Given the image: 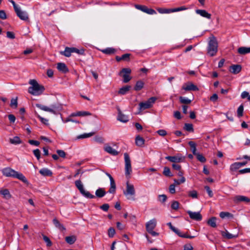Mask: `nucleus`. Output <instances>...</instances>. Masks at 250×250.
I'll return each instance as SVG.
<instances>
[{
  "mask_svg": "<svg viewBox=\"0 0 250 250\" xmlns=\"http://www.w3.org/2000/svg\"><path fill=\"white\" fill-rule=\"evenodd\" d=\"M242 69V67L239 64H233L229 67V71L234 74H236L239 73Z\"/></svg>",
  "mask_w": 250,
  "mask_h": 250,
  "instance_id": "nucleus-15",
  "label": "nucleus"
},
{
  "mask_svg": "<svg viewBox=\"0 0 250 250\" xmlns=\"http://www.w3.org/2000/svg\"><path fill=\"white\" fill-rule=\"evenodd\" d=\"M2 173L3 175L6 177L16 178L25 184L28 183L27 179L21 173H19L10 167L3 168L2 170Z\"/></svg>",
  "mask_w": 250,
  "mask_h": 250,
  "instance_id": "nucleus-1",
  "label": "nucleus"
},
{
  "mask_svg": "<svg viewBox=\"0 0 250 250\" xmlns=\"http://www.w3.org/2000/svg\"><path fill=\"white\" fill-rule=\"evenodd\" d=\"M163 173L167 177H172L173 176L170 171V168L167 167H164Z\"/></svg>",
  "mask_w": 250,
  "mask_h": 250,
  "instance_id": "nucleus-38",
  "label": "nucleus"
},
{
  "mask_svg": "<svg viewBox=\"0 0 250 250\" xmlns=\"http://www.w3.org/2000/svg\"><path fill=\"white\" fill-rule=\"evenodd\" d=\"M131 88L129 85H126L121 87L118 91V94L121 95H125L128 93Z\"/></svg>",
  "mask_w": 250,
  "mask_h": 250,
  "instance_id": "nucleus-25",
  "label": "nucleus"
},
{
  "mask_svg": "<svg viewBox=\"0 0 250 250\" xmlns=\"http://www.w3.org/2000/svg\"><path fill=\"white\" fill-rule=\"evenodd\" d=\"M124 194L128 200H135L134 196L135 194V190L134 186L130 184L128 182H126V190L124 191Z\"/></svg>",
  "mask_w": 250,
  "mask_h": 250,
  "instance_id": "nucleus-5",
  "label": "nucleus"
},
{
  "mask_svg": "<svg viewBox=\"0 0 250 250\" xmlns=\"http://www.w3.org/2000/svg\"><path fill=\"white\" fill-rule=\"evenodd\" d=\"M157 98L155 97H152L149 98L146 101L141 102L139 104V109L142 111L151 107L155 103Z\"/></svg>",
  "mask_w": 250,
  "mask_h": 250,
  "instance_id": "nucleus-6",
  "label": "nucleus"
},
{
  "mask_svg": "<svg viewBox=\"0 0 250 250\" xmlns=\"http://www.w3.org/2000/svg\"><path fill=\"white\" fill-rule=\"evenodd\" d=\"M53 223L55 226L61 231L65 230L66 229L63 225L61 224L57 218H55L53 219Z\"/></svg>",
  "mask_w": 250,
  "mask_h": 250,
  "instance_id": "nucleus-22",
  "label": "nucleus"
},
{
  "mask_svg": "<svg viewBox=\"0 0 250 250\" xmlns=\"http://www.w3.org/2000/svg\"><path fill=\"white\" fill-rule=\"evenodd\" d=\"M238 53L241 55H245L250 53V47H240L238 49Z\"/></svg>",
  "mask_w": 250,
  "mask_h": 250,
  "instance_id": "nucleus-30",
  "label": "nucleus"
},
{
  "mask_svg": "<svg viewBox=\"0 0 250 250\" xmlns=\"http://www.w3.org/2000/svg\"><path fill=\"white\" fill-rule=\"evenodd\" d=\"M183 89L186 91H197L199 90L197 86L192 83H188L186 86H183Z\"/></svg>",
  "mask_w": 250,
  "mask_h": 250,
  "instance_id": "nucleus-16",
  "label": "nucleus"
},
{
  "mask_svg": "<svg viewBox=\"0 0 250 250\" xmlns=\"http://www.w3.org/2000/svg\"><path fill=\"white\" fill-rule=\"evenodd\" d=\"M205 189L208 192V196L210 197H212L213 196V192H212V190H211L210 188L208 186H206L205 187Z\"/></svg>",
  "mask_w": 250,
  "mask_h": 250,
  "instance_id": "nucleus-57",
  "label": "nucleus"
},
{
  "mask_svg": "<svg viewBox=\"0 0 250 250\" xmlns=\"http://www.w3.org/2000/svg\"><path fill=\"white\" fill-rule=\"evenodd\" d=\"M17 16L21 20L27 21L29 19L28 15L26 11H22L20 7L15 10Z\"/></svg>",
  "mask_w": 250,
  "mask_h": 250,
  "instance_id": "nucleus-11",
  "label": "nucleus"
},
{
  "mask_svg": "<svg viewBox=\"0 0 250 250\" xmlns=\"http://www.w3.org/2000/svg\"><path fill=\"white\" fill-rule=\"evenodd\" d=\"M94 134V132L85 133L83 134L78 135L76 137V139H83L87 138L93 136Z\"/></svg>",
  "mask_w": 250,
  "mask_h": 250,
  "instance_id": "nucleus-32",
  "label": "nucleus"
},
{
  "mask_svg": "<svg viewBox=\"0 0 250 250\" xmlns=\"http://www.w3.org/2000/svg\"><path fill=\"white\" fill-rule=\"evenodd\" d=\"M157 10L160 14H168L171 13L170 9L158 8L157 9Z\"/></svg>",
  "mask_w": 250,
  "mask_h": 250,
  "instance_id": "nucleus-45",
  "label": "nucleus"
},
{
  "mask_svg": "<svg viewBox=\"0 0 250 250\" xmlns=\"http://www.w3.org/2000/svg\"><path fill=\"white\" fill-rule=\"evenodd\" d=\"M193 247L190 244H187L184 246V250H193Z\"/></svg>",
  "mask_w": 250,
  "mask_h": 250,
  "instance_id": "nucleus-64",
  "label": "nucleus"
},
{
  "mask_svg": "<svg viewBox=\"0 0 250 250\" xmlns=\"http://www.w3.org/2000/svg\"><path fill=\"white\" fill-rule=\"evenodd\" d=\"M29 84L32 86L28 88V92L35 96L42 94L44 90V87L40 85L35 80H30Z\"/></svg>",
  "mask_w": 250,
  "mask_h": 250,
  "instance_id": "nucleus-2",
  "label": "nucleus"
},
{
  "mask_svg": "<svg viewBox=\"0 0 250 250\" xmlns=\"http://www.w3.org/2000/svg\"><path fill=\"white\" fill-rule=\"evenodd\" d=\"M233 201L235 204H238L241 202L249 203L250 199L245 196L236 195L234 197Z\"/></svg>",
  "mask_w": 250,
  "mask_h": 250,
  "instance_id": "nucleus-13",
  "label": "nucleus"
},
{
  "mask_svg": "<svg viewBox=\"0 0 250 250\" xmlns=\"http://www.w3.org/2000/svg\"><path fill=\"white\" fill-rule=\"evenodd\" d=\"M131 70L129 68H124L122 69L120 73V75L123 78V82L125 83H128L131 79L130 74Z\"/></svg>",
  "mask_w": 250,
  "mask_h": 250,
  "instance_id": "nucleus-9",
  "label": "nucleus"
},
{
  "mask_svg": "<svg viewBox=\"0 0 250 250\" xmlns=\"http://www.w3.org/2000/svg\"><path fill=\"white\" fill-rule=\"evenodd\" d=\"M144 86V83L142 81H138L136 82L134 87L135 91H139L141 90Z\"/></svg>",
  "mask_w": 250,
  "mask_h": 250,
  "instance_id": "nucleus-33",
  "label": "nucleus"
},
{
  "mask_svg": "<svg viewBox=\"0 0 250 250\" xmlns=\"http://www.w3.org/2000/svg\"><path fill=\"white\" fill-rule=\"evenodd\" d=\"M125 162V174L126 176H129L132 172L131 161L129 155L127 153H124Z\"/></svg>",
  "mask_w": 250,
  "mask_h": 250,
  "instance_id": "nucleus-8",
  "label": "nucleus"
},
{
  "mask_svg": "<svg viewBox=\"0 0 250 250\" xmlns=\"http://www.w3.org/2000/svg\"><path fill=\"white\" fill-rule=\"evenodd\" d=\"M101 51L104 54L111 55L114 54L116 52V50L112 47H107L101 50Z\"/></svg>",
  "mask_w": 250,
  "mask_h": 250,
  "instance_id": "nucleus-31",
  "label": "nucleus"
},
{
  "mask_svg": "<svg viewBox=\"0 0 250 250\" xmlns=\"http://www.w3.org/2000/svg\"><path fill=\"white\" fill-rule=\"evenodd\" d=\"M189 146L193 155H195L197 153L196 152V144L195 142H188Z\"/></svg>",
  "mask_w": 250,
  "mask_h": 250,
  "instance_id": "nucleus-36",
  "label": "nucleus"
},
{
  "mask_svg": "<svg viewBox=\"0 0 250 250\" xmlns=\"http://www.w3.org/2000/svg\"><path fill=\"white\" fill-rule=\"evenodd\" d=\"M188 195L192 198H198V193L195 190L188 191Z\"/></svg>",
  "mask_w": 250,
  "mask_h": 250,
  "instance_id": "nucleus-43",
  "label": "nucleus"
},
{
  "mask_svg": "<svg viewBox=\"0 0 250 250\" xmlns=\"http://www.w3.org/2000/svg\"><path fill=\"white\" fill-rule=\"evenodd\" d=\"M184 158L179 157L178 156H168L166 157V159L172 163H179L183 161Z\"/></svg>",
  "mask_w": 250,
  "mask_h": 250,
  "instance_id": "nucleus-19",
  "label": "nucleus"
},
{
  "mask_svg": "<svg viewBox=\"0 0 250 250\" xmlns=\"http://www.w3.org/2000/svg\"><path fill=\"white\" fill-rule=\"evenodd\" d=\"M218 51V42L216 38L212 36L209 38L207 47V53L210 56L213 57L216 55Z\"/></svg>",
  "mask_w": 250,
  "mask_h": 250,
  "instance_id": "nucleus-3",
  "label": "nucleus"
},
{
  "mask_svg": "<svg viewBox=\"0 0 250 250\" xmlns=\"http://www.w3.org/2000/svg\"><path fill=\"white\" fill-rule=\"evenodd\" d=\"M36 106L42 110L49 112L54 114H56L59 111L60 108H61L59 106H56L55 105H52L51 106V107L50 108L45 105L40 104H36Z\"/></svg>",
  "mask_w": 250,
  "mask_h": 250,
  "instance_id": "nucleus-7",
  "label": "nucleus"
},
{
  "mask_svg": "<svg viewBox=\"0 0 250 250\" xmlns=\"http://www.w3.org/2000/svg\"><path fill=\"white\" fill-rule=\"evenodd\" d=\"M156 226V220L155 219L150 220L146 224V230L147 231L153 230Z\"/></svg>",
  "mask_w": 250,
  "mask_h": 250,
  "instance_id": "nucleus-14",
  "label": "nucleus"
},
{
  "mask_svg": "<svg viewBox=\"0 0 250 250\" xmlns=\"http://www.w3.org/2000/svg\"><path fill=\"white\" fill-rule=\"evenodd\" d=\"M188 8L186 7L185 6H182L179 7L175 8H171L170 9L171 13L173 12H179L181 11L186 10H187Z\"/></svg>",
  "mask_w": 250,
  "mask_h": 250,
  "instance_id": "nucleus-40",
  "label": "nucleus"
},
{
  "mask_svg": "<svg viewBox=\"0 0 250 250\" xmlns=\"http://www.w3.org/2000/svg\"><path fill=\"white\" fill-rule=\"evenodd\" d=\"M186 181V179L184 177H182L180 180L174 179V184L176 185H179L181 183H184Z\"/></svg>",
  "mask_w": 250,
  "mask_h": 250,
  "instance_id": "nucleus-52",
  "label": "nucleus"
},
{
  "mask_svg": "<svg viewBox=\"0 0 250 250\" xmlns=\"http://www.w3.org/2000/svg\"><path fill=\"white\" fill-rule=\"evenodd\" d=\"M77 240V237L75 235H71L66 236L65 238V240L67 243L72 245L75 243Z\"/></svg>",
  "mask_w": 250,
  "mask_h": 250,
  "instance_id": "nucleus-29",
  "label": "nucleus"
},
{
  "mask_svg": "<svg viewBox=\"0 0 250 250\" xmlns=\"http://www.w3.org/2000/svg\"><path fill=\"white\" fill-rule=\"evenodd\" d=\"M135 7L142 12L149 15H154L156 14V12L151 8H148L147 6L143 5L135 4Z\"/></svg>",
  "mask_w": 250,
  "mask_h": 250,
  "instance_id": "nucleus-10",
  "label": "nucleus"
},
{
  "mask_svg": "<svg viewBox=\"0 0 250 250\" xmlns=\"http://www.w3.org/2000/svg\"><path fill=\"white\" fill-rule=\"evenodd\" d=\"M221 234L223 237L227 238L228 239H232L236 237V236L229 233L227 230L226 231H222Z\"/></svg>",
  "mask_w": 250,
  "mask_h": 250,
  "instance_id": "nucleus-35",
  "label": "nucleus"
},
{
  "mask_svg": "<svg viewBox=\"0 0 250 250\" xmlns=\"http://www.w3.org/2000/svg\"><path fill=\"white\" fill-rule=\"evenodd\" d=\"M243 110L244 107L243 105L241 104L238 107L237 111V116L238 117H241L243 116Z\"/></svg>",
  "mask_w": 250,
  "mask_h": 250,
  "instance_id": "nucleus-47",
  "label": "nucleus"
},
{
  "mask_svg": "<svg viewBox=\"0 0 250 250\" xmlns=\"http://www.w3.org/2000/svg\"><path fill=\"white\" fill-rule=\"evenodd\" d=\"M187 213L189 215V217L192 220L200 221L202 219V215L199 212H192L190 210H188Z\"/></svg>",
  "mask_w": 250,
  "mask_h": 250,
  "instance_id": "nucleus-12",
  "label": "nucleus"
},
{
  "mask_svg": "<svg viewBox=\"0 0 250 250\" xmlns=\"http://www.w3.org/2000/svg\"><path fill=\"white\" fill-rule=\"evenodd\" d=\"M196 13L200 15L201 16L206 18L208 19H211V14L207 12L205 10L197 9L196 10Z\"/></svg>",
  "mask_w": 250,
  "mask_h": 250,
  "instance_id": "nucleus-20",
  "label": "nucleus"
},
{
  "mask_svg": "<svg viewBox=\"0 0 250 250\" xmlns=\"http://www.w3.org/2000/svg\"><path fill=\"white\" fill-rule=\"evenodd\" d=\"M73 53L72 47H66L65 50L63 51H61L60 54L66 57H69L71 55V53Z\"/></svg>",
  "mask_w": 250,
  "mask_h": 250,
  "instance_id": "nucleus-24",
  "label": "nucleus"
},
{
  "mask_svg": "<svg viewBox=\"0 0 250 250\" xmlns=\"http://www.w3.org/2000/svg\"><path fill=\"white\" fill-rule=\"evenodd\" d=\"M57 69L60 71H61L64 73H66L69 71L66 64L63 62H59L57 63Z\"/></svg>",
  "mask_w": 250,
  "mask_h": 250,
  "instance_id": "nucleus-21",
  "label": "nucleus"
},
{
  "mask_svg": "<svg viewBox=\"0 0 250 250\" xmlns=\"http://www.w3.org/2000/svg\"><path fill=\"white\" fill-rule=\"evenodd\" d=\"M104 150L113 156H117L119 154L118 151L116 150L115 149H113L111 146L108 145H105L104 146Z\"/></svg>",
  "mask_w": 250,
  "mask_h": 250,
  "instance_id": "nucleus-17",
  "label": "nucleus"
},
{
  "mask_svg": "<svg viewBox=\"0 0 250 250\" xmlns=\"http://www.w3.org/2000/svg\"><path fill=\"white\" fill-rule=\"evenodd\" d=\"M33 153L34 155L36 157L37 159L39 160L41 156V152L39 149L34 150Z\"/></svg>",
  "mask_w": 250,
  "mask_h": 250,
  "instance_id": "nucleus-61",
  "label": "nucleus"
},
{
  "mask_svg": "<svg viewBox=\"0 0 250 250\" xmlns=\"http://www.w3.org/2000/svg\"><path fill=\"white\" fill-rule=\"evenodd\" d=\"M167 225L169 227V229L172 230L173 232H174L176 234H177L178 235L180 233V231L172 226L171 222H169L167 223Z\"/></svg>",
  "mask_w": 250,
  "mask_h": 250,
  "instance_id": "nucleus-39",
  "label": "nucleus"
},
{
  "mask_svg": "<svg viewBox=\"0 0 250 250\" xmlns=\"http://www.w3.org/2000/svg\"><path fill=\"white\" fill-rule=\"evenodd\" d=\"M105 194L106 192L104 188H99L95 192V195L98 198L103 197Z\"/></svg>",
  "mask_w": 250,
  "mask_h": 250,
  "instance_id": "nucleus-28",
  "label": "nucleus"
},
{
  "mask_svg": "<svg viewBox=\"0 0 250 250\" xmlns=\"http://www.w3.org/2000/svg\"><path fill=\"white\" fill-rule=\"evenodd\" d=\"M241 167L239 162H236L232 164L230 167L231 171H235Z\"/></svg>",
  "mask_w": 250,
  "mask_h": 250,
  "instance_id": "nucleus-41",
  "label": "nucleus"
},
{
  "mask_svg": "<svg viewBox=\"0 0 250 250\" xmlns=\"http://www.w3.org/2000/svg\"><path fill=\"white\" fill-rule=\"evenodd\" d=\"M130 55H131V54H128V53L123 54L121 56L122 60L125 61H127V62L129 61Z\"/></svg>",
  "mask_w": 250,
  "mask_h": 250,
  "instance_id": "nucleus-54",
  "label": "nucleus"
},
{
  "mask_svg": "<svg viewBox=\"0 0 250 250\" xmlns=\"http://www.w3.org/2000/svg\"><path fill=\"white\" fill-rule=\"evenodd\" d=\"M110 182V187L108 190V192L110 193L114 194L116 192V186L115 181L113 178H111Z\"/></svg>",
  "mask_w": 250,
  "mask_h": 250,
  "instance_id": "nucleus-27",
  "label": "nucleus"
},
{
  "mask_svg": "<svg viewBox=\"0 0 250 250\" xmlns=\"http://www.w3.org/2000/svg\"><path fill=\"white\" fill-rule=\"evenodd\" d=\"M115 234V230L112 228L110 227L108 230V235L109 237L112 238Z\"/></svg>",
  "mask_w": 250,
  "mask_h": 250,
  "instance_id": "nucleus-51",
  "label": "nucleus"
},
{
  "mask_svg": "<svg viewBox=\"0 0 250 250\" xmlns=\"http://www.w3.org/2000/svg\"><path fill=\"white\" fill-rule=\"evenodd\" d=\"M219 216L221 218H224L226 217H228V218H232L233 216L232 214H231L229 212H225V211L221 212L220 213Z\"/></svg>",
  "mask_w": 250,
  "mask_h": 250,
  "instance_id": "nucleus-37",
  "label": "nucleus"
},
{
  "mask_svg": "<svg viewBox=\"0 0 250 250\" xmlns=\"http://www.w3.org/2000/svg\"><path fill=\"white\" fill-rule=\"evenodd\" d=\"M6 36L7 38L11 39H14L15 38V36L14 33L11 31H7L6 32Z\"/></svg>",
  "mask_w": 250,
  "mask_h": 250,
  "instance_id": "nucleus-63",
  "label": "nucleus"
},
{
  "mask_svg": "<svg viewBox=\"0 0 250 250\" xmlns=\"http://www.w3.org/2000/svg\"><path fill=\"white\" fill-rule=\"evenodd\" d=\"M195 156L197 160L201 163H205L206 162V158L201 154L199 153H197Z\"/></svg>",
  "mask_w": 250,
  "mask_h": 250,
  "instance_id": "nucleus-44",
  "label": "nucleus"
},
{
  "mask_svg": "<svg viewBox=\"0 0 250 250\" xmlns=\"http://www.w3.org/2000/svg\"><path fill=\"white\" fill-rule=\"evenodd\" d=\"M100 208L104 211H107L109 208V205L108 204H104L101 206Z\"/></svg>",
  "mask_w": 250,
  "mask_h": 250,
  "instance_id": "nucleus-59",
  "label": "nucleus"
},
{
  "mask_svg": "<svg viewBox=\"0 0 250 250\" xmlns=\"http://www.w3.org/2000/svg\"><path fill=\"white\" fill-rule=\"evenodd\" d=\"M178 236L182 238H189L192 239L195 237L194 236H191L189 235L186 234H183L181 231L180 232V233L179 234Z\"/></svg>",
  "mask_w": 250,
  "mask_h": 250,
  "instance_id": "nucleus-55",
  "label": "nucleus"
},
{
  "mask_svg": "<svg viewBox=\"0 0 250 250\" xmlns=\"http://www.w3.org/2000/svg\"><path fill=\"white\" fill-rule=\"evenodd\" d=\"M18 98L12 99L11 100L10 106L13 108H17L18 106Z\"/></svg>",
  "mask_w": 250,
  "mask_h": 250,
  "instance_id": "nucleus-49",
  "label": "nucleus"
},
{
  "mask_svg": "<svg viewBox=\"0 0 250 250\" xmlns=\"http://www.w3.org/2000/svg\"><path fill=\"white\" fill-rule=\"evenodd\" d=\"M184 128L186 130L189 132L193 131V125L191 124H185Z\"/></svg>",
  "mask_w": 250,
  "mask_h": 250,
  "instance_id": "nucleus-46",
  "label": "nucleus"
},
{
  "mask_svg": "<svg viewBox=\"0 0 250 250\" xmlns=\"http://www.w3.org/2000/svg\"><path fill=\"white\" fill-rule=\"evenodd\" d=\"M42 236H43V240L46 243V246L47 247L51 246L52 245V243L51 240H50V239L49 238V237H48L47 236H46V235H44L43 234H42Z\"/></svg>",
  "mask_w": 250,
  "mask_h": 250,
  "instance_id": "nucleus-50",
  "label": "nucleus"
},
{
  "mask_svg": "<svg viewBox=\"0 0 250 250\" xmlns=\"http://www.w3.org/2000/svg\"><path fill=\"white\" fill-rule=\"evenodd\" d=\"M56 152H57V154H58V155L60 157H61L62 158H65V157L66 153H65V152L63 150H57Z\"/></svg>",
  "mask_w": 250,
  "mask_h": 250,
  "instance_id": "nucleus-60",
  "label": "nucleus"
},
{
  "mask_svg": "<svg viewBox=\"0 0 250 250\" xmlns=\"http://www.w3.org/2000/svg\"><path fill=\"white\" fill-rule=\"evenodd\" d=\"M73 53L75 52L80 55H83L84 53V50L83 48L78 49L75 47H72Z\"/></svg>",
  "mask_w": 250,
  "mask_h": 250,
  "instance_id": "nucleus-53",
  "label": "nucleus"
},
{
  "mask_svg": "<svg viewBox=\"0 0 250 250\" xmlns=\"http://www.w3.org/2000/svg\"><path fill=\"white\" fill-rule=\"evenodd\" d=\"M216 218L215 217H212L209 219L207 222L208 224L212 228L216 227Z\"/></svg>",
  "mask_w": 250,
  "mask_h": 250,
  "instance_id": "nucleus-34",
  "label": "nucleus"
},
{
  "mask_svg": "<svg viewBox=\"0 0 250 250\" xmlns=\"http://www.w3.org/2000/svg\"><path fill=\"white\" fill-rule=\"evenodd\" d=\"M175 184H171L169 187V191L171 194H174L175 193Z\"/></svg>",
  "mask_w": 250,
  "mask_h": 250,
  "instance_id": "nucleus-62",
  "label": "nucleus"
},
{
  "mask_svg": "<svg viewBox=\"0 0 250 250\" xmlns=\"http://www.w3.org/2000/svg\"><path fill=\"white\" fill-rule=\"evenodd\" d=\"M39 172L43 176H51L52 172L48 168H44L40 170Z\"/></svg>",
  "mask_w": 250,
  "mask_h": 250,
  "instance_id": "nucleus-26",
  "label": "nucleus"
},
{
  "mask_svg": "<svg viewBox=\"0 0 250 250\" xmlns=\"http://www.w3.org/2000/svg\"><path fill=\"white\" fill-rule=\"evenodd\" d=\"M0 194L3 196V197L6 199L11 198V195L8 189H1L0 190Z\"/></svg>",
  "mask_w": 250,
  "mask_h": 250,
  "instance_id": "nucleus-23",
  "label": "nucleus"
},
{
  "mask_svg": "<svg viewBox=\"0 0 250 250\" xmlns=\"http://www.w3.org/2000/svg\"><path fill=\"white\" fill-rule=\"evenodd\" d=\"M179 100L181 103L185 104H189L191 102V100L188 99V98L182 96L180 97Z\"/></svg>",
  "mask_w": 250,
  "mask_h": 250,
  "instance_id": "nucleus-42",
  "label": "nucleus"
},
{
  "mask_svg": "<svg viewBox=\"0 0 250 250\" xmlns=\"http://www.w3.org/2000/svg\"><path fill=\"white\" fill-rule=\"evenodd\" d=\"M78 116H90L91 114L88 111H78Z\"/></svg>",
  "mask_w": 250,
  "mask_h": 250,
  "instance_id": "nucleus-58",
  "label": "nucleus"
},
{
  "mask_svg": "<svg viewBox=\"0 0 250 250\" xmlns=\"http://www.w3.org/2000/svg\"><path fill=\"white\" fill-rule=\"evenodd\" d=\"M75 185L80 192L85 197L88 199H93L95 197V195L91 194L89 191L84 189L82 181L80 179L75 182Z\"/></svg>",
  "mask_w": 250,
  "mask_h": 250,
  "instance_id": "nucleus-4",
  "label": "nucleus"
},
{
  "mask_svg": "<svg viewBox=\"0 0 250 250\" xmlns=\"http://www.w3.org/2000/svg\"><path fill=\"white\" fill-rule=\"evenodd\" d=\"M118 120L122 122L126 123L128 121L129 118L128 117L122 113L120 109H118Z\"/></svg>",
  "mask_w": 250,
  "mask_h": 250,
  "instance_id": "nucleus-18",
  "label": "nucleus"
},
{
  "mask_svg": "<svg viewBox=\"0 0 250 250\" xmlns=\"http://www.w3.org/2000/svg\"><path fill=\"white\" fill-rule=\"evenodd\" d=\"M179 203L178 201H174L171 205V208L174 210H178L179 208Z\"/></svg>",
  "mask_w": 250,
  "mask_h": 250,
  "instance_id": "nucleus-48",
  "label": "nucleus"
},
{
  "mask_svg": "<svg viewBox=\"0 0 250 250\" xmlns=\"http://www.w3.org/2000/svg\"><path fill=\"white\" fill-rule=\"evenodd\" d=\"M159 200L162 203H164L167 199V196L165 194L159 195Z\"/></svg>",
  "mask_w": 250,
  "mask_h": 250,
  "instance_id": "nucleus-56",
  "label": "nucleus"
}]
</instances>
